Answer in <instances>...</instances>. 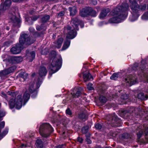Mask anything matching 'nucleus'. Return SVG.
Here are the masks:
<instances>
[{"label":"nucleus","mask_w":148,"mask_h":148,"mask_svg":"<svg viewBox=\"0 0 148 148\" xmlns=\"http://www.w3.org/2000/svg\"><path fill=\"white\" fill-rule=\"evenodd\" d=\"M129 5L127 3H123L118 5L110 12L113 15L116 16L110 18L108 22L110 23H117L125 20L128 14Z\"/></svg>","instance_id":"obj_1"},{"label":"nucleus","mask_w":148,"mask_h":148,"mask_svg":"<svg viewBox=\"0 0 148 148\" xmlns=\"http://www.w3.org/2000/svg\"><path fill=\"white\" fill-rule=\"evenodd\" d=\"M33 38L29 37L28 34L22 33L20 35L19 38L20 44H18L12 47L10 51L13 54H17L20 53L23 47L24 46L30 45L34 42Z\"/></svg>","instance_id":"obj_2"},{"label":"nucleus","mask_w":148,"mask_h":148,"mask_svg":"<svg viewBox=\"0 0 148 148\" xmlns=\"http://www.w3.org/2000/svg\"><path fill=\"white\" fill-rule=\"evenodd\" d=\"M57 53L54 51H51L49 55V60L51 63V60L53 59L51 64L49 65V69L50 70L49 77H51L52 74L58 71L62 65V58L60 56L59 58L56 57Z\"/></svg>","instance_id":"obj_3"},{"label":"nucleus","mask_w":148,"mask_h":148,"mask_svg":"<svg viewBox=\"0 0 148 148\" xmlns=\"http://www.w3.org/2000/svg\"><path fill=\"white\" fill-rule=\"evenodd\" d=\"M8 94L14 97H15V98L11 99L9 103V106L10 108H13L15 106L16 108L17 109H20L22 107L23 103V99L22 96L20 95H18V92H14L13 90H10L7 92Z\"/></svg>","instance_id":"obj_4"},{"label":"nucleus","mask_w":148,"mask_h":148,"mask_svg":"<svg viewBox=\"0 0 148 148\" xmlns=\"http://www.w3.org/2000/svg\"><path fill=\"white\" fill-rule=\"evenodd\" d=\"M137 0H129L131 3L130 7L132 10L131 13L132 14L130 19L132 21L136 20L139 16L138 13L140 6L137 3Z\"/></svg>","instance_id":"obj_5"},{"label":"nucleus","mask_w":148,"mask_h":148,"mask_svg":"<svg viewBox=\"0 0 148 148\" xmlns=\"http://www.w3.org/2000/svg\"><path fill=\"white\" fill-rule=\"evenodd\" d=\"M108 121L107 123L114 127H119L121 125V121L118 118L116 115L114 114H109L107 117Z\"/></svg>","instance_id":"obj_6"},{"label":"nucleus","mask_w":148,"mask_h":148,"mask_svg":"<svg viewBox=\"0 0 148 148\" xmlns=\"http://www.w3.org/2000/svg\"><path fill=\"white\" fill-rule=\"evenodd\" d=\"M23 61L22 57L21 56L12 57L4 60L7 65L19 63Z\"/></svg>","instance_id":"obj_7"},{"label":"nucleus","mask_w":148,"mask_h":148,"mask_svg":"<svg viewBox=\"0 0 148 148\" xmlns=\"http://www.w3.org/2000/svg\"><path fill=\"white\" fill-rule=\"evenodd\" d=\"M71 27L70 26H67L64 27V30L67 32L66 39H73L76 36L77 32L75 30H71Z\"/></svg>","instance_id":"obj_8"},{"label":"nucleus","mask_w":148,"mask_h":148,"mask_svg":"<svg viewBox=\"0 0 148 148\" xmlns=\"http://www.w3.org/2000/svg\"><path fill=\"white\" fill-rule=\"evenodd\" d=\"M130 108H128L126 109H124L120 110L119 115L124 119H127L133 112V110Z\"/></svg>","instance_id":"obj_9"},{"label":"nucleus","mask_w":148,"mask_h":148,"mask_svg":"<svg viewBox=\"0 0 148 148\" xmlns=\"http://www.w3.org/2000/svg\"><path fill=\"white\" fill-rule=\"evenodd\" d=\"M5 125V122L4 121H2L0 122V140L5 136L8 133L9 129L8 127H6L1 133V131Z\"/></svg>","instance_id":"obj_10"},{"label":"nucleus","mask_w":148,"mask_h":148,"mask_svg":"<svg viewBox=\"0 0 148 148\" xmlns=\"http://www.w3.org/2000/svg\"><path fill=\"white\" fill-rule=\"evenodd\" d=\"M137 78L134 75H130L128 77L125 79V81L126 82L129 83L130 86L133 85L136 83Z\"/></svg>","instance_id":"obj_11"},{"label":"nucleus","mask_w":148,"mask_h":148,"mask_svg":"<svg viewBox=\"0 0 148 148\" xmlns=\"http://www.w3.org/2000/svg\"><path fill=\"white\" fill-rule=\"evenodd\" d=\"M16 68V67L15 66H14L9 67L7 69L2 71L0 72V76L2 77L13 72Z\"/></svg>","instance_id":"obj_12"},{"label":"nucleus","mask_w":148,"mask_h":148,"mask_svg":"<svg viewBox=\"0 0 148 148\" xmlns=\"http://www.w3.org/2000/svg\"><path fill=\"white\" fill-rule=\"evenodd\" d=\"M80 22V20L76 17L71 18V23L75 29L78 30V26Z\"/></svg>","instance_id":"obj_13"},{"label":"nucleus","mask_w":148,"mask_h":148,"mask_svg":"<svg viewBox=\"0 0 148 148\" xmlns=\"http://www.w3.org/2000/svg\"><path fill=\"white\" fill-rule=\"evenodd\" d=\"M41 24L40 26L37 25L36 26V29L38 31L42 29H45L46 23V16H44L41 18Z\"/></svg>","instance_id":"obj_14"},{"label":"nucleus","mask_w":148,"mask_h":148,"mask_svg":"<svg viewBox=\"0 0 148 148\" xmlns=\"http://www.w3.org/2000/svg\"><path fill=\"white\" fill-rule=\"evenodd\" d=\"M11 5V0H5L4 3H1L0 6V10L1 11L5 10Z\"/></svg>","instance_id":"obj_15"},{"label":"nucleus","mask_w":148,"mask_h":148,"mask_svg":"<svg viewBox=\"0 0 148 148\" xmlns=\"http://www.w3.org/2000/svg\"><path fill=\"white\" fill-rule=\"evenodd\" d=\"M46 124L44 123L40 125L39 129V133L40 135L42 137L45 138L46 137Z\"/></svg>","instance_id":"obj_16"},{"label":"nucleus","mask_w":148,"mask_h":148,"mask_svg":"<svg viewBox=\"0 0 148 148\" xmlns=\"http://www.w3.org/2000/svg\"><path fill=\"white\" fill-rule=\"evenodd\" d=\"M132 136L127 133H124L119 136V139L121 141H124L126 140L131 139Z\"/></svg>","instance_id":"obj_17"},{"label":"nucleus","mask_w":148,"mask_h":148,"mask_svg":"<svg viewBox=\"0 0 148 148\" xmlns=\"http://www.w3.org/2000/svg\"><path fill=\"white\" fill-rule=\"evenodd\" d=\"M89 7H87L82 9L79 14L82 17H87L89 15Z\"/></svg>","instance_id":"obj_18"},{"label":"nucleus","mask_w":148,"mask_h":148,"mask_svg":"<svg viewBox=\"0 0 148 148\" xmlns=\"http://www.w3.org/2000/svg\"><path fill=\"white\" fill-rule=\"evenodd\" d=\"M46 64H42L39 70V74L40 77L45 75L46 73Z\"/></svg>","instance_id":"obj_19"},{"label":"nucleus","mask_w":148,"mask_h":148,"mask_svg":"<svg viewBox=\"0 0 148 148\" xmlns=\"http://www.w3.org/2000/svg\"><path fill=\"white\" fill-rule=\"evenodd\" d=\"M110 11V9L108 8L104 9L102 10L100 14L99 17L100 18H103L105 17L107 14Z\"/></svg>","instance_id":"obj_20"},{"label":"nucleus","mask_w":148,"mask_h":148,"mask_svg":"<svg viewBox=\"0 0 148 148\" xmlns=\"http://www.w3.org/2000/svg\"><path fill=\"white\" fill-rule=\"evenodd\" d=\"M137 96L138 99L141 101L146 100L148 99V96L146 95H145L143 92H138Z\"/></svg>","instance_id":"obj_21"},{"label":"nucleus","mask_w":148,"mask_h":148,"mask_svg":"<svg viewBox=\"0 0 148 148\" xmlns=\"http://www.w3.org/2000/svg\"><path fill=\"white\" fill-rule=\"evenodd\" d=\"M36 53L34 51H32L27 54V58L30 62H32L35 59Z\"/></svg>","instance_id":"obj_22"},{"label":"nucleus","mask_w":148,"mask_h":148,"mask_svg":"<svg viewBox=\"0 0 148 148\" xmlns=\"http://www.w3.org/2000/svg\"><path fill=\"white\" fill-rule=\"evenodd\" d=\"M144 133L145 134V141L144 140H142V143H145L148 142V126L146 127L145 124L144 125Z\"/></svg>","instance_id":"obj_23"},{"label":"nucleus","mask_w":148,"mask_h":148,"mask_svg":"<svg viewBox=\"0 0 148 148\" xmlns=\"http://www.w3.org/2000/svg\"><path fill=\"white\" fill-rule=\"evenodd\" d=\"M30 97V94L29 93V91L27 90L24 93L23 96L24 105H25L28 101Z\"/></svg>","instance_id":"obj_24"},{"label":"nucleus","mask_w":148,"mask_h":148,"mask_svg":"<svg viewBox=\"0 0 148 148\" xmlns=\"http://www.w3.org/2000/svg\"><path fill=\"white\" fill-rule=\"evenodd\" d=\"M82 75L85 82L90 80L91 78H93L92 76L88 72H85L83 73Z\"/></svg>","instance_id":"obj_25"},{"label":"nucleus","mask_w":148,"mask_h":148,"mask_svg":"<svg viewBox=\"0 0 148 148\" xmlns=\"http://www.w3.org/2000/svg\"><path fill=\"white\" fill-rule=\"evenodd\" d=\"M136 132L137 136V139L138 140L137 141L138 142L140 141L141 140L140 139V138L143 133V129L138 128L136 129Z\"/></svg>","instance_id":"obj_26"},{"label":"nucleus","mask_w":148,"mask_h":148,"mask_svg":"<svg viewBox=\"0 0 148 148\" xmlns=\"http://www.w3.org/2000/svg\"><path fill=\"white\" fill-rule=\"evenodd\" d=\"M63 41V39L62 38L60 37L56 41H55L54 42L57 48H60L62 45Z\"/></svg>","instance_id":"obj_27"},{"label":"nucleus","mask_w":148,"mask_h":148,"mask_svg":"<svg viewBox=\"0 0 148 148\" xmlns=\"http://www.w3.org/2000/svg\"><path fill=\"white\" fill-rule=\"evenodd\" d=\"M28 74L25 72H20L18 75V77L21 78L23 79L24 81L27 78Z\"/></svg>","instance_id":"obj_28"},{"label":"nucleus","mask_w":148,"mask_h":148,"mask_svg":"<svg viewBox=\"0 0 148 148\" xmlns=\"http://www.w3.org/2000/svg\"><path fill=\"white\" fill-rule=\"evenodd\" d=\"M47 137L49 136L53 132V129L49 123H47Z\"/></svg>","instance_id":"obj_29"},{"label":"nucleus","mask_w":148,"mask_h":148,"mask_svg":"<svg viewBox=\"0 0 148 148\" xmlns=\"http://www.w3.org/2000/svg\"><path fill=\"white\" fill-rule=\"evenodd\" d=\"M107 88V86L105 84H102L98 91L99 93V94H103L104 93Z\"/></svg>","instance_id":"obj_30"},{"label":"nucleus","mask_w":148,"mask_h":148,"mask_svg":"<svg viewBox=\"0 0 148 148\" xmlns=\"http://www.w3.org/2000/svg\"><path fill=\"white\" fill-rule=\"evenodd\" d=\"M70 43V40L66 39V40L64 41V44L62 48V50H63L66 49L69 46Z\"/></svg>","instance_id":"obj_31"},{"label":"nucleus","mask_w":148,"mask_h":148,"mask_svg":"<svg viewBox=\"0 0 148 148\" xmlns=\"http://www.w3.org/2000/svg\"><path fill=\"white\" fill-rule=\"evenodd\" d=\"M70 12V15L72 16H74L77 12L76 8L75 6L72 7H69V8Z\"/></svg>","instance_id":"obj_32"},{"label":"nucleus","mask_w":148,"mask_h":148,"mask_svg":"<svg viewBox=\"0 0 148 148\" xmlns=\"http://www.w3.org/2000/svg\"><path fill=\"white\" fill-rule=\"evenodd\" d=\"M34 82H31L29 84L28 90L31 93H33L35 92V89L34 87Z\"/></svg>","instance_id":"obj_33"},{"label":"nucleus","mask_w":148,"mask_h":148,"mask_svg":"<svg viewBox=\"0 0 148 148\" xmlns=\"http://www.w3.org/2000/svg\"><path fill=\"white\" fill-rule=\"evenodd\" d=\"M141 64L140 65L139 68L142 73H143L145 70V64H146L145 61L144 60H142L141 61Z\"/></svg>","instance_id":"obj_34"},{"label":"nucleus","mask_w":148,"mask_h":148,"mask_svg":"<svg viewBox=\"0 0 148 148\" xmlns=\"http://www.w3.org/2000/svg\"><path fill=\"white\" fill-rule=\"evenodd\" d=\"M121 73H114L110 77V79L112 80H115L117 79L120 76Z\"/></svg>","instance_id":"obj_35"},{"label":"nucleus","mask_w":148,"mask_h":148,"mask_svg":"<svg viewBox=\"0 0 148 148\" xmlns=\"http://www.w3.org/2000/svg\"><path fill=\"white\" fill-rule=\"evenodd\" d=\"M29 30L31 33L35 35V36H40V34L38 32L36 31L35 29L33 27H30Z\"/></svg>","instance_id":"obj_36"},{"label":"nucleus","mask_w":148,"mask_h":148,"mask_svg":"<svg viewBox=\"0 0 148 148\" xmlns=\"http://www.w3.org/2000/svg\"><path fill=\"white\" fill-rule=\"evenodd\" d=\"M89 12L90 16L92 17L96 16L97 14V12L91 7H89Z\"/></svg>","instance_id":"obj_37"},{"label":"nucleus","mask_w":148,"mask_h":148,"mask_svg":"<svg viewBox=\"0 0 148 148\" xmlns=\"http://www.w3.org/2000/svg\"><path fill=\"white\" fill-rule=\"evenodd\" d=\"M78 117L80 119L86 120L87 118L88 115L86 113L83 112L79 114Z\"/></svg>","instance_id":"obj_38"},{"label":"nucleus","mask_w":148,"mask_h":148,"mask_svg":"<svg viewBox=\"0 0 148 148\" xmlns=\"http://www.w3.org/2000/svg\"><path fill=\"white\" fill-rule=\"evenodd\" d=\"M36 147L38 148H42L43 147V144L42 141L40 139L37 140L36 142Z\"/></svg>","instance_id":"obj_39"},{"label":"nucleus","mask_w":148,"mask_h":148,"mask_svg":"<svg viewBox=\"0 0 148 148\" xmlns=\"http://www.w3.org/2000/svg\"><path fill=\"white\" fill-rule=\"evenodd\" d=\"M89 127L88 126L86 125L83 127L82 128V133L83 134H86L88 132Z\"/></svg>","instance_id":"obj_40"},{"label":"nucleus","mask_w":148,"mask_h":148,"mask_svg":"<svg viewBox=\"0 0 148 148\" xmlns=\"http://www.w3.org/2000/svg\"><path fill=\"white\" fill-rule=\"evenodd\" d=\"M81 94V91L79 90H78L75 93H73L72 95V96L74 97H78Z\"/></svg>","instance_id":"obj_41"},{"label":"nucleus","mask_w":148,"mask_h":148,"mask_svg":"<svg viewBox=\"0 0 148 148\" xmlns=\"http://www.w3.org/2000/svg\"><path fill=\"white\" fill-rule=\"evenodd\" d=\"M99 100L102 103H105L107 101L106 98L104 96H101L99 98Z\"/></svg>","instance_id":"obj_42"},{"label":"nucleus","mask_w":148,"mask_h":148,"mask_svg":"<svg viewBox=\"0 0 148 148\" xmlns=\"http://www.w3.org/2000/svg\"><path fill=\"white\" fill-rule=\"evenodd\" d=\"M95 127L96 129L99 130H101L103 128L102 125L99 123H96L95 124Z\"/></svg>","instance_id":"obj_43"},{"label":"nucleus","mask_w":148,"mask_h":148,"mask_svg":"<svg viewBox=\"0 0 148 148\" xmlns=\"http://www.w3.org/2000/svg\"><path fill=\"white\" fill-rule=\"evenodd\" d=\"M147 9L148 10V4L147 5ZM142 18L144 20L148 19V12H146L142 16Z\"/></svg>","instance_id":"obj_44"},{"label":"nucleus","mask_w":148,"mask_h":148,"mask_svg":"<svg viewBox=\"0 0 148 148\" xmlns=\"http://www.w3.org/2000/svg\"><path fill=\"white\" fill-rule=\"evenodd\" d=\"M40 16L39 15H36L33 16L32 17H31V19L32 21H36L39 17Z\"/></svg>","instance_id":"obj_45"},{"label":"nucleus","mask_w":148,"mask_h":148,"mask_svg":"<svg viewBox=\"0 0 148 148\" xmlns=\"http://www.w3.org/2000/svg\"><path fill=\"white\" fill-rule=\"evenodd\" d=\"M140 7V9L139 12L140 11V10H141L144 11L145 10L146 8V4H144L143 5H139ZM139 12L138 14H139Z\"/></svg>","instance_id":"obj_46"},{"label":"nucleus","mask_w":148,"mask_h":148,"mask_svg":"<svg viewBox=\"0 0 148 148\" xmlns=\"http://www.w3.org/2000/svg\"><path fill=\"white\" fill-rule=\"evenodd\" d=\"M5 115V112L4 111H0V121L3 119V117Z\"/></svg>","instance_id":"obj_47"},{"label":"nucleus","mask_w":148,"mask_h":148,"mask_svg":"<svg viewBox=\"0 0 148 148\" xmlns=\"http://www.w3.org/2000/svg\"><path fill=\"white\" fill-rule=\"evenodd\" d=\"M108 135L111 136V138H112L116 136V134L115 132H114L112 131H111L109 133Z\"/></svg>","instance_id":"obj_48"},{"label":"nucleus","mask_w":148,"mask_h":148,"mask_svg":"<svg viewBox=\"0 0 148 148\" xmlns=\"http://www.w3.org/2000/svg\"><path fill=\"white\" fill-rule=\"evenodd\" d=\"M92 84L91 83H89L87 85V88L89 90H94V88L92 87Z\"/></svg>","instance_id":"obj_49"},{"label":"nucleus","mask_w":148,"mask_h":148,"mask_svg":"<svg viewBox=\"0 0 148 148\" xmlns=\"http://www.w3.org/2000/svg\"><path fill=\"white\" fill-rule=\"evenodd\" d=\"M128 95L126 94H124L121 96V98L123 100H126L128 98Z\"/></svg>","instance_id":"obj_50"},{"label":"nucleus","mask_w":148,"mask_h":148,"mask_svg":"<svg viewBox=\"0 0 148 148\" xmlns=\"http://www.w3.org/2000/svg\"><path fill=\"white\" fill-rule=\"evenodd\" d=\"M138 63L135 62L134 63L133 66L132 67V69L133 70H135L137 69V68L138 67Z\"/></svg>","instance_id":"obj_51"},{"label":"nucleus","mask_w":148,"mask_h":148,"mask_svg":"<svg viewBox=\"0 0 148 148\" xmlns=\"http://www.w3.org/2000/svg\"><path fill=\"white\" fill-rule=\"evenodd\" d=\"M143 77L145 81L148 82V74L145 73L143 74Z\"/></svg>","instance_id":"obj_52"},{"label":"nucleus","mask_w":148,"mask_h":148,"mask_svg":"<svg viewBox=\"0 0 148 148\" xmlns=\"http://www.w3.org/2000/svg\"><path fill=\"white\" fill-rule=\"evenodd\" d=\"M1 95L2 97L5 98L6 99H8L7 95L3 92L2 91L1 93Z\"/></svg>","instance_id":"obj_53"},{"label":"nucleus","mask_w":148,"mask_h":148,"mask_svg":"<svg viewBox=\"0 0 148 148\" xmlns=\"http://www.w3.org/2000/svg\"><path fill=\"white\" fill-rule=\"evenodd\" d=\"M64 13L65 12L64 11H62L58 14L57 17H60L63 16L64 15Z\"/></svg>","instance_id":"obj_54"},{"label":"nucleus","mask_w":148,"mask_h":148,"mask_svg":"<svg viewBox=\"0 0 148 148\" xmlns=\"http://www.w3.org/2000/svg\"><path fill=\"white\" fill-rule=\"evenodd\" d=\"M77 142H79L80 143H83V139L82 138L78 137L77 138Z\"/></svg>","instance_id":"obj_55"},{"label":"nucleus","mask_w":148,"mask_h":148,"mask_svg":"<svg viewBox=\"0 0 148 148\" xmlns=\"http://www.w3.org/2000/svg\"><path fill=\"white\" fill-rule=\"evenodd\" d=\"M66 114L69 115H71L72 114L71 111L69 108L67 109L66 111Z\"/></svg>","instance_id":"obj_56"},{"label":"nucleus","mask_w":148,"mask_h":148,"mask_svg":"<svg viewBox=\"0 0 148 148\" xmlns=\"http://www.w3.org/2000/svg\"><path fill=\"white\" fill-rule=\"evenodd\" d=\"M30 19H31V17H27L26 18L25 20L26 21L28 22L29 24H33V23L30 21Z\"/></svg>","instance_id":"obj_57"},{"label":"nucleus","mask_w":148,"mask_h":148,"mask_svg":"<svg viewBox=\"0 0 148 148\" xmlns=\"http://www.w3.org/2000/svg\"><path fill=\"white\" fill-rule=\"evenodd\" d=\"M12 42L10 41H8L5 42V45L7 46H8L11 44Z\"/></svg>","instance_id":"obj_58"},{"label":"nucleus","mask_w":148,"mask_h":148,"mask_svg":"<svg viewBox=\"0 0 148 148\" xmlns=\"http://www.w3.org/2000/svg\"><path fill=\"white\" fill-rule=\"evenodd\" d=\"M86 140L87 142V143L88 144H90L91 143V141L90 139V138H87L86 139Z\"/></svg>","instance_id":"obj_59"},{"label":"nucleus","mask_w":148,"mask_h":148,"mask_svg":"<svg viewBox=\"0 0 148 148\" xmlns=\"http://www.w3.org/2000/svg\"><path fill=\"white\" fill-rule=\"evenodd\" d=\"M65 145L63 144L59 145L56 147V148H63Z\"/></svg>","instance_id":"obj_60"},{"label":"nucleus","mask_w":148,"mask_h":148,"mask_svg":"<svg viewBox=\"0 0 148 148\" xmlns=\"http://www.w3.org/2000/svg\"><path fill=\"white\" fill-rule=\"evenodd\" d=\"M85 134V136L86 138H89L90 137L91 134L89 132L86 133V134Z\"/></svg>","instance_id":"obj_61"},{"label":"nucleus","mask_w":148,"mask_h":148,"mask_svg":"<svg viewBox=\"0 0 148 148\" xmlns=\"http://www.w3.org/2000/svg\"><path fill=\"white\" fill-rule=\"evenodd\" d=\"M79 24L80 25L81 28H83L84 27V24L83 22L82 21L80 20V22Z\"/></svg>","instance_id":"obj_62"},{"label":"nucleus","mask_w":148,"mask_h":148,"mask_svg":"<svg viewBox=\"0 0 148 148\" xmlns=\"http://www.w3.org/2000/svg\"><path fill=\"white\" fill-rule=\"evenodd\" d=\"M144 119L145 120H148V115H147L145 116Z\"/></svg>","instance_id":"obj_63"},{"label":"nucleus","mask_w":148,"mask_h":148,"mask_svg":"<svg viewBox=\"0 0 148 148\" xmlns=\"http://www.w3.org/2000/svg\"><path fill=\"white\" fill-rule=\"evenodd\" d=\"M145 91L146 92L148 93V86L145 88Z\"/></svg>","instance_id":"obj_64"}]
</instances>
